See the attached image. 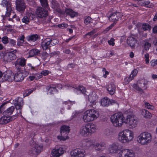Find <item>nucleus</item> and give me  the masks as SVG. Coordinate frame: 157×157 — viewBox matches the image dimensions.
I'll return each mask as SVG.
<instances>
[{
	"mask_svg": "<svg viewBox=\"0 0 157 157\" xmlns=\"http://www.w3.org/2000/svg\"><path fill=\"white\" fill-rule=\"evenodd\" d=\"M124 117L121 113H115L111 117V121L113 125L115 127L121 126L124 123Z\"/></svg>",
	"mask_w": 157,
	"mask_h": 157,
	"instance_id": "4",
	"label": "nucleus"
},
{
	"mask_svg": "<svg viewBox=\"0 0 157 157\" xmlns=\"http://www.w3.org/2000/svg\"><path fill=\"white\" fill-rule=\"evenodd\" d=\"M144 118L146 119H150L152 117L151 114L145 109H143L141 112Z\"/></svg>",
	"mask_w": 157,
	"mask_h": 157,
	"instance_id": "31",
	"label": "nucleus"
},
{
	"mask_svg": "<svg viewBox=\"0 0 157 157\" xmlns=\"http://www.w3.org/2000/svg\"><path fill=\"white\" fill-rule=\"evenodd\" d=\"M18 114L17 113V114H16L14 116L11 117H8V120H9V122L14 120L17 118V117Z\"/></svg>",
	"mask_w": 157,
	"mask_h": 157,
	"instance_id": "53",
	"label": "nucleus"
},
{
	"mask_svg": "<svg viewBox=\"0 0 157 157\" xmlns=\"http://www.w3.org/2000/svg\"><path fill=\"white\" fill-rule=\"evenodd\" d=\"M48 56V54L46 52H44L42 54V58L44 60H46V58Z\"/></svg>",
	"mask_w": 157,
	"mask_h": 157,
	"instance_id": "57",
	"label": "nucleus"
},
{
	"mask_svg": "<svg viewBox=\"0 0 157 157\" xmlns=\"http://www.w3.org/2000/svg\"><path fill=\"white\" fill-rule=\"evenodd\" d=\"M9 38L7 36H4L2 38V42L4 44L8 43Z\"/></svg>",
	"mask_w": 157,
	"mask_h": 157,
	"instance_id": "46",
	"label": "nucleus"
},
{
	"mask_svg": "<svg viewBox=\"0 0 157 157\" xmlns=\"http://www.w3.org/2000/svg\"><path fill=\"white\" fill-rule=\"evenodd\" d=\"M151 26L149 25L148 24H143L142 26L143 29L144 31H146L148 29H151Z\"/></svg>",
	"mask_w": 157,
	"mask_h": 157,
	"instance_id": "52",
	"label": "nucleus"
},
{
	"mask_svg": "<svg viewBox=\"0 0 157 157\" xmlns=\"http://www.w3.org/2000/svg\"><path fill=\"white\" fill-rule=\"evenodd\" d=\"M93 146L96 150L99 151H102L106 147V144L104 142L97 143L95 144H94Z\"/></svg>",
	"mask_w": 157,
	"mask_h": 157,
	"instance_id": "19",
	"label": "nucleus"
},
{
	"mask_svg": "<svg viewBox=\"0 0 157 157\" xmlns=\"http://www.w3.org/2000/svg\"><path fill=\"white\" fill-rule=\"evenodd\" d=\"M64 151L63 148L61 147L58 148H56L52 151L51 154L54 157H59L64 153Z\"/></svg>",
	"mask_w": 157,
	"mask_h": 157,
	"instance_id": "17",
	"label": "nucleus"
},
{
	"mask_svg": "<svg viewBox=\"0 0 157 157\" xmlns=\"http://www.w3.org/2000/svg\"><path fill=\"white\" fill-rule=\"evenodd\" d=\"M94 140L85 139L81 141V146L84 149H87L94 146Z\"/></svg>",
	"mask_w": 157,
	"mask_h": 157,
	"instance_id": "14",
	"label": "nucleus"
},
{
	"mask_svg": "<svg viewBox=\"0 0 157 157\" xmlns=\"http://www.w3.org/2000/svg\"><path fill=\"white\" fill-rule=\"evenodd\" d=\"M114 41L115 39H114L111 38L110 40L108 41V43L109 45L113 46L115 44Z\"/></svg>",
	"mask_w": 157,
	"mask_h": 157,
	"instance_id": "58",
	"label": "nucleus"
},
{
	"mask_svg": "<svg viewBox=\"0 0 157 157\" xmlns=\"http://www.w3.org/2000/svg\"><path fill=\"white\" fill-rule=\"evenodd\" d=\"M151 44L148 41L145 40L143 41V44L142 47L143 49L142 50L143 54L144 53V51H148L151 47Z\"/></svg>",
	"mask_w": 157,
	"mask_h": 157,
	"instance_id": "28",
	"label": "nucleus"
},
{
	"mask_svg": "<svg viewBox=\"0 0 157 157\" xmlns=\"http://www.w3.org/2000/svg\"><path fill=\"white\" fill-rule=\"evenodd\" d=\"M117 157H135V154L132 150L125 149L120 151Z\"/></svg>",
	"mask_w": 157,
	"mask_h": 157,
	"instance_id": "10",
	"label": "nucleus"
},
{
	"mask_svg": "<svg viewBox=\"0 0 157 157\" xmlns=\"http://www.w3.org/2000/svg\"><path fill=\"white\" fill-rule=\"evenodd\" d=\"M58 43V41L53 38H48L44 39L41 44V47L43 50H45L49 49L52 46H54Z\"/></svg>",
	"mask_w": 157,
	"mask_h": 157,
	"instance_id": "6",
	"label": "nucleus"
},
{
	"mask_svg": "<svg viewBox=\"0 0 157 157\" xmlns=\"http://www.w3.org/2000/svg\"><path fill=\"white\" fill-rule=\"evenodd\" d=\"M149 54L148 53H146L144 55V58L145 59V62L146 63H148L149 62Z\"/></svg>",
	"mask_w": 157,
	"mask_h": 157,
	"instance_id": "56",
	"label": "nucleus"
},
{
	"mask_svg": "<svg viewBox=\"0 0 157 157\" xmlns=\"http://www.w3.org/2000/svg\"><path fill=\"white\" fill-rule=\"evenodd\" d=\"M119 149L117 144L113 143L109 145L108 151L109 153L114 154L117 153Z\"/></svg>",
	"mask_w": 157,
	"mask_h": 157,
	"instance_id": "20",
	"label": "nucleus"
},
{
	"mask_svg": "<svg viewBox=\"0 0 157 157\" xmlns=\"http://www.w3.org/2000/svg\"><path fill=\"white\" fill-rule=\"evenodd\" d=\"M92 20V19L89 16L86 17H85L84 22L86 25L89 24Z\"/></svg>",
	"mask_w": 157,
	"mask_h": 157,
	"instance_id": "45",
	"label": "nucleus"
},
{
	"mask_svg": "<svg viewBox=\"0 0 157 157\" xmlns=\"http://www.w3.org/2000/svg\"><path fill=\"white\" fill-rule=\"evenodd\" d=\"M14 110V108L13 106H12L8 108L6 110L3 112L4 115H11L12 114Z\"/></svg>",
	"mask_w": 157,
	"mask_h": 157,
	"instance_id": "33",
	"label": "nucleus"
},
{
	"mask_svg": "<svg viewBox=\"0 0 157 157\" xmlns=\"http://www.w3.org/2000/svg\"><path fill=\"white\" fill-rule=\"evenodd\" d=\"M15 2L16 10L20 12H24L26 8L24 1L23 0H16Z\"/></svg>",
	"mask_w": 157,
	"mask_h": 157,
	"instance_id": "15",
	"label": "nucleus"
},
{
	"mask_svg": "<svg viewBox=\"0 0 157 157\" xmlns=\"http://www.w3.org/2000/svg\"><path fill=\"white\" fill-rule=\"evenodd\" d=\"M6 104V102H4L0 106V113H1L3 110L5 109L4 106Z\"/></svg>",
	"mask_w": 157,
	"mask_h": 157,
	"instance_id": "60",
	"label": "nucleus"
},
{
	"mask_svg": "<svg viewBox=\"0 0 157 157\" xmlns=\"http://www.w3.org/2000/svg\"><path fill=\"white\" fill-rule=\"evenodd\" d=\"M127 43L128 45H129L133 48L135 47V44L136 43V40L133 37L130 36L127 38Z\"/></svg>",
	"mask_w": 157,
	"mask_h": 157,
	"instance_id": "23",
	"label": "nucleus"
},
{
	"mask_svg": "<svg viewBox=\"0 0 157 157\" xmlns=\"http://www.w3.org/2000/svg\"><path fill=\"white\" fill-rule=\"evenodd\" d=\"M65 12L66 14L69 15L72 18H73L78 15L77 12H75L72 9H66L65 10Z\"/></svg>",
	"mask_w": 157,
	"mask_h": 157,
	"instance_id": "29",
	"label": "nucleus"
},
{
	"mask_svg": "<svg viewBox=\"0 0 157 157\" xmlns=\"http://www.w3.org/2000/svg\"><path fill=\"white\" fill-rule=\"evenodd\" d=\"M123 131L127 142H129L133 139L134 137L133 133L132 131L128 129H125Z\"/></svg>",
	"mask_w": 157,
	"mask_h": 157,
	"instance_id": "21",
	"label": "nucleus"
},
{
	"mask_svg": "<svg viewBox=\"0 0 157 157\" xmlns=\"http://www.w3.org/2000/svg\"><path fill=\"white\" fill-rule=\"evenodd\" d=\"M97 129V125L93 123H87L82 126L79 133L82 136L87 137L95 133Z\"/></svg>",
	"mask_w": 157,
	"mask_h": 157,
	"instance_id": "1",
	"label": "nucleus"
},
{
	"mask_svg": "<svg viewBox=\"0 0 157 157\" xmlns=\"http://www.w3.org/2000/svg\"><path fill=\"white\" fill-rule=\"evenodd\" d=\"M89 101L92 104L95 105L96 104L95 101L96 100V96L94 95H89L88 97Z\"/></svg>",
	"mask_w": 157,
	"mask_h": 157,
	"instance_id": "36",
	"label": "nucleus"
},
{
	"mask_svg": "<svg viewBox=\"0 0 157 157\" xmlns=\"http://www.w3.org/2000/svg\"><path fill=\"white\" fill-rule=\"evenodd\" d=\"M17 52V50L15 49L6 53L3 57L4 61L8 62L15 59L16 58L15 54Z\"/></svg>",
	"mask_w": 157,
	"mask_h": 157,
	"instance_id": "12",
	"label": "nucleus"
},
{
	"mask_svg": "<svg viewBox=\"0 0 157 157\" xmlns=\"http://www.w3.org/2000/svg\"><path fill=\"white\" fill-rule=\"evenodd\" d=\"M35 89H33V90L29 89L26 91V96H28L32 93Z\"/></svg>",
	"mask_w": 157,
	"mask_h": 157,
	"instance_id": "62",
	"label": "nucleus"
},
{
	"mask_svg": "<svg viewBox=\"0 0 157 157\" xmlns=\"http://www.w3.org/2000/svg\"><path fill=\"white\" fill-rule=\"evenodd\" d=\"M152 137L150 133L143 132L141 133L137 138L138 142L142 145H146L150 143Z\"/></svg>",
	"mask_w": 157,
	"mask_h": 157,
	"instance_id": "3",
	"label": "nucleus"
},
{
	"mask_svg": "<svg viewBox=\"0 0 157 157\" xmlns=\"http://www.w3.org/2000/svg\"><path fill=\"white\" fill-rule=\"evenodd\" d=\"M99 116L98 112L94 109H89L85 111L83 115V120L85 123L95 121Z\"/></svg>",
	"mask_w": 157,
	"mask_h": 157,
	"instance_id": "2",
	"label": "nucleus"
},
{
	"mask_svg": "<svg viewBox=\"0 0 157 157\" xmlns=\"http://www.w3.org/2000/svg\"><path fill=\"white\" fill-rule=\"evenodd\" d=\"M24 74L20 71H18L14 75V81L17 82H20L22 81L24 78Z\"/></svg>",
	"mask_w": 157,
	"mask_h": 157,
	"instance_id": "22",
	"label": "nucleus"
},
{
	"mask_svg": "<svg viewBox=\"0 0 157 157\" xmlns=\"http://www.w3.org/2000/svg\"><path fill=\"white\" fill-rule=\"evenodd\" d=\"M118 138V140L122 143H128L124 131L119 133Z\"/></svg>",
	"mask_w": 157,
	"mask_h": 157,
	"instance_id": "26",
	"label": "nucleus"
},
{
	"mask_svg": "<svg viewBox=\"0 0 157 157\" xmlns=\"http://www.w3.org/2000/svg\"><path fill=\"white\" fill-rule=\"evenodd\" d=\"M52 3L53 8H56L59 6V5L57 2L55 0H52Z\"/></svg>",
	"mask_w": 157,
	"mask_h": 157,
	"instance_id": "47",
	"label": "nucleus"
},
{
	"mask_svg": "<svg viewBox=\"0 0 157 157\" xmlns=\"http://www.w3.org/2000/svg\"><path fill=\"white\" fill-rule=\"evenodd\" d=\"M40 1L43 7L47 9H49L47 0H40Z\"/></svg>",
	"mask_w": 157,
	"mask_h": 157,
	"instance_id": "34",
	"label": "nucleus"
},
{
	"mask_svg": "<svg viewBox=\"0 0 157 157\" xmlns=\"http://www.w3.org/2000/svg\"><path fill=\"white\" fill-rule=\"evenodd\" d=\"M116 89V86L113 82H111L109 84L107 88L109 93L111 95L115 93Z\"/></svg>",
	"mask_w": 157,
	"mask_h": 157,
	"instance_id": "24",
	"label": "nucleus"
},
{
	"mask_svg": "<svg viewBox=\"0 0 157 157\" xmlns=\"http://www.w3.org/2000/svg\"><path fill=\"white\" fill-rule=\"evenodd\" d=\"M22 22L25 24H28L29 21V17L27 16H24L22 19Z\"/></svg>",
	"mask_w": 157,
	"mask_h": 157,
	"instance_id": "49",
	"label": "nucleus"
},
{
	"mask_svg": "<svg viewBox=\"0 0 157 157\" xmlns=\"http://www.w3.org/2000/svg\"><path fill=\"white\" fill-rule=\"evenodd\" d=\"M133 78L130 75L128 77H126L124 80L123 83L124 84H128Z\"/></svg>",
	"mask_w": 157,
	"mask_h": 157,
	"instance_id": "42",
	"label": "nucleus"
},
{
	"mask_svg": "<svg viewBox=\"0 0 157 157\" xmlns=\"http://www.w3.org/2000/svg\"><path fill=\"white\" fill-rule=\"evenodd\" d=\"M38 38V36L37 34H33L27 37V40L28 41H36Z\"/></svg>",
	"mask_w": 157,
	"mask_h": 157,
	"instance_id": "35",
	"label": "nucleus"
},
{
	"mask_svg": "<svg viewBox=\"0 0 157 157\" xmlns=\"http://www.w3.org/2000/svg\"><path fill=\"white\" fill-rule=\"evenodd\" d=\"M7 11L6 12V13L5 15H2L3 18H4L6 17H8L10 16V12L12 10L11 7L10 8V6H9L8 9H6Z\"/></svg>",
	"mask_w": 157,
	"mask_h": 157,
	"instance_id": "43",
	"label": "nucleus"
},
{
	"mask_svg": "<svg viewBox=\"0 0 157 157\" xmlns=\"http://www.w3.org/2000/svg\"><path fill=\"white\" fill-rule=\"evenodd\" d=\"M8 119V117L6 116L2 117L0 118V124H7L9 122Z\"/></svg>",
	"mask_w": 157,
	"mask_h": 157,
	"instance_id": "37",
	"label": "nucleus"
},
{
	"mask_svg": "<svg viewBox=\"0 0 157 157\" xmlns=\"http://www.w3.org/2000/svg\"><path fill=\"white\" fill-rule=\"evenodd\" d=\"M96 32V30L95 29H94L90 32L86 34V36L89 35V36H91Z\"/></svg>",
	"mask_w": 157,
	"mask_h": 157,
	"instance_id": "63",
	"label": "nucleus"
},
{
	"mask_svg": "<svg viewBox=\"0 0 157 157\" xmlns=\"http://www.w3.org/2000/svg\"><path fill=\"white\" fill-rule=\"evenodd\" d=\"M138 72V71L136 69L134 70L132 72L131 74L130 75L131 76V77L133 78L135 76Z\"/></svg>",
	"mask_w": 157,
	"mask_h": 157,
	"instance_id": "54",
	"label": "nucleus"
},
{
	"mask_svg": "<svg viewBox=\"0 0 157 157\" xmlns=\"http://www.w3.org/2000/svg\"><path fill=\"white\" fill-rule=\"evenodd\" d=\"M120 13L119 12L113 13L109 17V20L112 21H116L118 20Z\"/></svg>",
	"mask_w": 157,
	"mask_h": 157,
	"instance_id": "27",
	"label": "nucleus"
},
{
	"mask_svg": "<svg viewBox=\"0 0 157 157\" xmlns=\"http://www.w3.org/2000/svg\"><path fill=\"white\" fill-rule=\"evenodd\" d=\"M61 134V136H57L58 139L59 140H60L64 141L68 138V137L67 136L64 134H63L62 135Z\"/></svg>",
	"mask_w": 157,
	"mask_h": 157,
	"instance_id": "44",
	"label": "nucleus"
},
{
	"mask_svg": "<svg viewBox=\"0 0 157 157\" xmlns=\"http://www.w3.org/2000/svg\"><path fill=\"white\" fill-rule=\"evenodd\" d=\"M77 91H79L81 93L83 94H85L86 92V90L84 87L83 86H80L78 87L77 88Z\"/></svg>",
	"mask_w": 157,
	"mask_h": 157,
	"instance_id": "41",
	"label": "nucleus"
},
{
	"mask_svg": "<svg viewBox=\"0 0 157 157\" xmlns=\"http://www.w3.org/2000/svg\"><path fill=\"white\" fill-rule=\"evenodd\" d=\"M49 71L47 70L43 71L41 72L42 75L46 76L48 75Z\"/></svg>",
	"mask_w": 157,
	"mask_h": 157,
	"instance_id": "64",
	"label": "nucleus"
},
{
	"mask_svg": "<svg viewBox=\"0 0 157 157\" xmlns=\"http://www.w3.org/2000/svg\"><path fill=\"white\" fill-rule=\"evenodd\" d=\"M145 107L148 109H153L154 108V106L150 105L149 103L147 102H145Z\"/></svg>",
	"mask_w": 157,
	"mask_h": 157,
	"instance_id": "50",
	"label": "nucleus"
},
{
	"mask_svg": "<svg viewBox=\"0 0 157 157\" xmlns=\"http://www.w3.org/2000/svg\"><path fill=\"white\" fill-rule=\"evenodd\" d=\"M26 59L24 58H19L18 59L15 63V65L17 67L18 66H20L21 67L24 66L26 63Z\"/></svg>",
	"mask_w": 157,
	"mask_h": 157,
	"instance_id": "25",
	"label": "nucleus"
},
{
	"mask_svg": "<svg viewBox=\"0 0 157 157\" xmlns=\"http://www.w3.org/2000/svg\"><path fill=\"white\" fill-rule=\"evenodd\" d=\"M68 26V25L65 23H63L58 25V26L59 27L62 29L67 28Z\"/></svg>",
	"mask_w": 157,
	"mask_h": 157,
	"instance_id": "55",
	"label": "nucleus"
},
{
	"mask_svg": "<svg viewBox=\"0 0 157 157\" xmlns=\"http://www.w3.org/2000/svg\"><path fill=\"white\" fill-rule=\"evenodd\" d=\"M47 10V9H45L40 6L37 7L36 11V16L40 18L46 17L48 15Z\"/></svg>",
	"mask_w": 157,
	"mask_h": 157,
	"instance_id": "9",
	"label": "nucleus"
},
{
	"mask_svg": "<svg viewBox=\"0 0 157 157\" xmlns=\"http://www.w3.org/2000/svg\"><path fill=\"white\" fill-rule=\"evenodd\" d=\"M116 101L113 100H110L107 97H105L102 99L101 101V105L104 107H107L110 105H112L115 103Z\"/></svg>",
	"mask_w": 157,
	"mask_h": 157,
	"instance_id": "18",
	"label": "nucleus"
},
{
	"mask_svg": "<svg viewBox=\"0 0 157 157\" xmlns=\"http://www.w3.org/2000/svg\"><path fill=\"white\" fill-rule=\"evenodd\" d=\"M137 2L141 6H146L150 3L149 0H138Z\"/></svg>",
	"mask_w": 157,
	"mask_h": 157,
	"instance_id": "38",
	"label": "nucleus"
},
{
	"mask_svg": "<svg viewBox=\"0 0 157 157\" xmlns=\"http://www.w3.org/2000/svg\"><path fill=\"white\" fill-rule=\"evenodd\" d=\"M14 105L16 109L17 110V114H21V109L23 105V100L22 98H18L16 99Z\"/></svg>",
	"mask_w": 157,
	"mask_h": 157,
	"instance_id": "13",
	"label": "nucleus"
},
{
	"mask_svg": "<svg viewBox=\"0 0 157 157\" xmlns=\"http://www.w3.org/2000/svg\"><path fill=\"white\" fill-rule=\"evenodd\" d=\"M41 147L37 144L33 145V146L29 150V154L31 155L36 156L40 152Z\"/></svg>",
	"mask_w": 157,
	"mask_h": 157,
	"instance_id": "16",
	"label": "nucleus"
},
{
	"mask_svg": "<svg viewBox=\"0 0 157 157\" xmlns=\"http://www.w3.org/2000/svg\"><path fill=\"white\" fill-rule=\"evenodd\" d=\"M147 83L148 82L146 80L141 79L138 81L136 84H133V87L140 93L142 94L144 93L143 90L147 88Z\"/></svg>",
	"mask_w": 157,
	"mask_h": 157,
	"instance_id": "5",
	"label": "nucleus"
},
{
	"mask_svg": "<svg viewBox=\"0 0 157 157\" xmlns=\"http://www.w3.org/2000/svg\"><path fill=\"white\" fill-rule=\"evenodd\" d=\"M124 123L127 124L131 128L136 127L137 124L138 120L137 118L132 114H129L124 119Z\"/></svg>",
	"mask_w": 157,
	"mask_h": 157,
	"instance_id": "7",
	"label": "nucleus"
},
{
	"mask_svg": "<svg viewBox=\"0 0 157 157\" xmlns=\"http://www.w3.org/2000/svg\"><path fill=\"white\" fill-rule=\"evenodd\" d=\"M40 52V51L37 49H32L30 50L29 52L28 57L34 56L39 53Z\"/></svg>",
	"mask_w": 157,
	"mask_h": 157,
	"instance_id": "32",
	"label": "nucleus"
},
{
	"mask_svg": "<svg viewBox=\"0 0 157 157\" xmlns=\"http://www.w3.org/2000/svg\"><path fill=\"white\" fill-rule=\"evenodd\" d=\"M150 63L151 66L153 67L156 66L157 65V59L156 60H152Z\"/></svg>",
	"mask_w": 157,
	"mask_h": 157,
	"instance_id": "59",
	"label": "nucleus"
},
{
	"mask_svg": "<svg viewBox=\"0 0 157 157\" xmlns=\"http://www.w3.org/2000/svg\"><path fill=\"white\" fill-rule=\"evenodd\" d=\"M34 74L36 77V80H37L42 78V76L41 73L40 74Z\"/></svg>",
	"mask_w": 157,
	"mask_h": 157,
	"instance_id": "61",
	"label": "nucleus"
},
{
	"mask_svg": "<svg viewBox=\"0 0 157 157\" xmlns=\"http://www.w3.org/2000/svg\"><path fill=\"white\" fill-rule=\"evenodd\" d=\"M8 43L11 46H14L16 45V41L13 39L9 38Z\"/></svg>",
	"mask_w": 157,
	"mask_h": 157,
	"instance_id": "48",
	"label": "nucleus"
},
{
	"mask_svg": "<svg viewBox=\"0 0 157 157\" xmlns=\"http://www.w3.org/2000/svg\"><path fill=\"white\" fill-rule=\"evenodd\" d=\"M28 66L29 67V69L30 71H36L37 70L36 67L32 66L31 64H28Z\"/></svg>",
	"mask_w": 157,
	"mask_h": 157,
	"instance_id": "51",
	"label": "nucleus"
},
{
	"mask_svg": "<svg viewBox=\"0 0 157 157\" xmlns=\"http://www.w3.org/2000/svg\"><path fill=\"white\" fill-rule=\"evenodd\" d=\"M47 87L48 92L51 94H53V92H55L56 90V87L53 86L52 85H50L49 87L48 86Z\"/></svg>",
	"mask_w": 157,
	"mask_h": 157,
	"instance_id": "39",
	"label": "nucleus"
},
{
	"mask_svg": "<svg viewBox=\"0 0 157 157\" xmlns=\"http://www.w3.org/2000/svg\"><path fill=\"white\" fill-rule=\"evenodd\" d=\"M1 5L3 6H6V9H8L9 6H10V7H11V4L7 1L5 0H3L2 2Z\"/></svg>",
	"mask_w": 157,
	"mask_h": 157,
	"instance_id": "40",
	"label": "nucleus"
},
{
	"mask_svg": "<svg viewBox=\"0 0 157 157\" xmlns=\"http://www.w3.org/2000/svg\"><path fill=\"white\" fill-rule=\"evenodd\" d=\"M70 154L71 157H84L86 152L83 149L78 148L71 151Z\"/></svg>",
	"mask_w": 157,
	"mask_h": 157,
	"instance_id": "8",
	"label": "nucleus"
},
{
	"mask_svg": "<svg viewBox=\"0 0 157 157\" xmlns=\"http://www.w3.org/2000/svg\"><path fill=\"white\" fill-rule=\"evenodd\" d=\"M3 78L0 80V82H4L8 81V82H12L14 81V75L13 73L10 70H8L4 73Z\"/></svg>",
	"mask_w": 157,
	"mask_h": 157,
	"instance_id": "11",
	"label": "nucleus"
},
{
	"mask_svg": "<svg viewBox=\"0 0 157 157\" xmlns=\"http://www.w3.org/2000/svg\"><path fill=\"white\" fill-rule=\"evenodd\" d=\"M70 127L68 126L63 125L61 128L60 133L62 135L63 134L67 136L70 131Z\"/></svg>",
	"mask_w": 157,
	"mask_h": 157,
	"instance_id": "30",
	"label": "nucleus"
}]
</instances>
